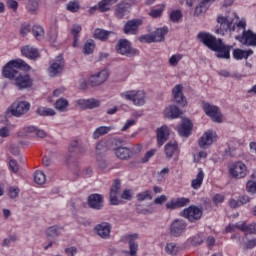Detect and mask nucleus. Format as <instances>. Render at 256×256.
<instances>
[{
	"label": "nucleus",
	"instance_id": "obj_1",
	"mask_svg": "<svg viewBox=\"0 0 256 256\" xmlns=\"http://www.w3.org/2000/svg\"><path fill=\"white\" fill-rule=\"evenodd\" d=\"M29 65L22 59L9 61L2 69V75L5 79L14 81V85L20 90L29 89L33 85V80L29 74H21L18 69H27Z\"/></svg>",
	"mask_w": 256,
	"mask_h": 256
},
{
	"label": "nucleus",
	"instance_id": "obj_2",
	"mask_svg": "<svg viewBox=\"0 0 256 256\" xmlns=\"http://www.w3.org/2000/svg\"><path fill=\"white\" fill-rule=\"evenodd\" d=\"M197 39L203 43L208 49L216 52L217 59H231V49L233 46L223 43V39L213 36L209 32H200Z\"/></svg>",
	"mask_w": 256,
	"mask_h": 256
},
{
	"label": "nucleus",
	"instance_id": "obj_3",
	"mask_svg": "<svg viewBox=\"0 0 256 256\" xmlns=\"http://www.w3.org/2000/svg\"><path fill=\"white\" fill-rule=\"evenodd\" d=\"M121 99L131 101L136 107H143L146 101V94L143 90H128L120 93Z\"/></svg>",
	"mask_w": 256,
	"mask_h": 256
},
{
	"label": "nucleus",
	"instance_id": "obj_4",
	"mask_svg": "<svg viewBox=\"0 0 256 256\" xmlns=\"http://www.w3.org/2000/svg\"><path fill=\"white\" fill-rule=\"evenodd\" d=\"M115 50L119 55H125V57H135V55H139V50L133 49L131 42L127 39H120L115 46Z\"/></svg>",
	"mask_w": 256,
	"mask_h": 256
},
{
	"label": "nucleus",
	"instance_id": "obj_5",
	"mask_svg": "<svg viewBox=\"0 0 256 256\" xmlns=\"http://www.w3.org/2000/svg\"><path fill=\"white\" fill-rule=\"evenodd\" d=\"M181 217L188 219L190 223H195L203 217V207H197L196 205H191L180 212Z\"/></svg>",
	"mask_w": 256,
	"mask_h": 256
},
{
	"label": "nucleus",
	"instance_id": "obj_6",
	"mask_svg": "<svg viewBox=\"0 0 256 256\" xmlns=\"http://www.w3.org/2000/svg\"><path fill=\"white\" fill-rule=\"evenodd\" d=\"M203 111L204 113L214 121V123H222L223 115L221 111H219V107L215 105H211L209 102L203 103Z\"/></svg>",
	"mask_w": 256,
	"mask_h": 256
},
{
	"label": "nucleus",
	"instance_id": "obj_7",
	"mask_svg": "<svg viewBox=\"0 0 256 256\" xmlns=\"http://www.w3.org/2000/svg\"><path fill=\"white\" fill-rule=\"evenodd\" d=\"M31 109V104L27 101L14 102L9 108L8 113L14 117H21Z\"/></svg>",
	"mask_w": 256,
	"mask_h": 256
},
{
	"label": "nucleus",
	"instance_id": "obj_8",
	"mask_svg": "<svg viewBox=\"0 0 256 256\" xmlns=\"http://www.w3.org/2000/svg\"><path fill=\"white\" fill-rule=\"evenodd\" d=\"M139 239V234H127L122 236L121 241L123 243H128L129 245V256H137V251H139V244H137V240Z\"/></svg>",
	"mask_w": 256,
	"mask_h": 256
},
{
	"label": "nucleus",
	"instance_id": "obj_9",
	"mask_svg": "<svg viewBox=\"0 0 256 256\" xmlns=\"http://www.w3.org/2000/svg\"><path fill=\"white\" fill-rule=\"evenodd\" d=\"M65 67V60L63 59V54L56 57L55 61L50 63L48 68V73L50 77H57L60 73H63V68Z\"/></svg>",
	"mask_w": 256,
	"mask_h": 256
},
{
	"label": "nucleus",
	"instance_id": "obj_10",
	"mask_svg": "<svg viewBox=\"0 0 256 256\" xmlns=\"http://www.w3.org/2000/svg\"><path fill=\"white\" fill-rule=\"evenodd\" d=\"M218 25L216 26V33L219 35H225L227 31H235V26L232 21H229L227 17L218 16Z\"/></svg>",
	"mask_w": 256,
	"mask_h": 256
},
{
	"label": "nucleus",
	"instance_id": "obj_11",
	"mask_svg": "<svg viewBox=\"0 0 256 256\" xmlns=\"http://www.w3.org/2000/svg\"><path fill=\"white\" fill-rule=\"evenodd\" d=\"M235 39L247 47H256V34L251 30H244L242 35L236 36Z\"/></svg>",
	"mask_w": 256,
	"mask_h": 256
},
{
	"label": "nucleus",
	"instance_id": "obj_12",
	"mask_svg": "<svg viewBox=\"0 0 256 256\" xmlns=\"http://www.w3.org/2000/svg\"><path fill=\"white\" fill-rule=\"evenodd\" d=\"M229 173L233 179H244V177H247V166L241 161L235 162L230 168Z\"/></svg>",
	"mask_w": 256,
	"mask_h": 256
},
{
	"label": "nucleus",
	"instance_id": "obj_13",
	"mask_svg": "<svg viewBox=\"0 0 256 256\" xmlns=\"http://www.w3.org/2000/svg\"><path fill=\"white\" fill-rule=\"evenodd\" d=\"M187 231V222L175 219L170 226V233L173 237H181Z\"/></svg>",
	"mask_w": 256,
	"mask_h": 256
},
{
	"label": "nucleus",
	"instance_id": "obj_14",
	"mask_svg": "<svg viewBox=\"0 0 256 256\" xmlns=\"http://www.w3.org/2000/svg\"><path fill=\"white\" fill-rule=\"evenodd\" d=\"M172 95L174 99V103H177L180 107H187V98L183 94V85L177 84L172 89Z\"/></svg>",
	"mask_w": 256,
	"mask_h": 256
},
{
	"label": "nucleus",
	"instance_id": "obj_15",
	"mask_svg": "<svg viewBox=\"0 0 256 256\" xmlns=\"http://www.w3.org/2000/svg\"><path fill=\"white\" fill-rule=\"evenodd\" d=\"M143 25L142 19H132L128 20L124 25L123 32L125 35H137V31H139V27Z\"/></svg>",
	"mask_w": 256,
	"mask_h": 256
},
{
	"label": "nucleus",
	"instance_id": "obj_16",
	"mask_svg": "<svg viewBox=\"0 0 256 256\" xmlns=\"http://www.w3.org/2000/svg\"><path fill=\"white\" fill-rule=\"evenodd\" d=\"M107 79H109V71L102 70L99 73L90 76L88 83L91 85V87H99V85H103Z\"/></svg>",
	"mask_w": 256,
	"mask_h": 256
},
{
	"label": "nucleus",
	"instance_id": "obj_17",
	"mask_svg": "<svg viewBox=\"0 0 256 256\" xmlns=\"http://www.w3.org/2000/svg\"><path fill=\"white\" fill-rule=\"evenodd\" d=\"M76 105L80 107V109H97V107H100L101 101L95 98H89V99H78L75 101Z\"/></svg>",
	"mask_w": 256,
	"mask_h": 256
},
{
	"label": "nucleus",
	"instance_id": "obj_18",
	"mask_svg": "<svg viewBox=\"0 0 256 256\" xmlns=\"http://www.w3.org/2000/svg\"><path fill=\"white\" fill-rule=\"evenodd\" d=\"M95 231L101 239H109L111 237V224L102 222L95 226Z\"/></svg>",
	"mask_w": 256,
	"mask_h": 256
},
{
	"label": "nucleus",
	"instance_id": "obj_19",
	"mask_svg": "<svg viewBox=\"0 0 256 256\" xmlns=\"http://www.w3.org/2000/svg\"><path fill=\"white\" fill-rule=\"evenodd\" d=\"M121 193V180L115 179L110 189V204L119 205V199L117 196Z\"/></svg>",
	"mask_w": 256,
	"mask_h": 256
},
{
	"label": "nucleus",
	"instance_id": "obj_20",
	"mask_svg": "<svg viewBox=\"0 0 256 256\" xmlns=\"http://www.w3.org/2000/svg\"><path fill=\"white\" fill-rule=\"evenodd\" d=\"M88 205L91 209H96L97 211L103 209V195L91 194L88 197Z\"/></svg>",
	"mask_w": 256,
	"mask_h": 256
},
{
	"label": "nucleus",
	"instance_id": "obj_21",
	"mask_svg": "<svg viewBox=\"0 0 256 256\" xmlns=\"http://www.w3.org/2000/svg\"><path fill=\"white\" fill-rule=\"evenodd\" d=\"M164 153L167 159H173L174 155H179V144L177 141H170L164 147Z\"/></svg>",
	"mask_w": 256,
	"mask_h": 256
},
{
	"label": "nucleus",
	"instance_id": "obj_22",
	"mask_svg": "<svg viewBox=\"0 0 256 256\" xmlns=\"http://www.w3.org/2000/svg\"><path fill=\"white\" fill-rule=\"evenodd\" d=\"M129 7H131V5L125 1H122L119 4H117L114 10V15L116 19H124L125 15L129 13Z\"/></svg>",
	"mask_w": 256,
	"mask_h": 256
},
{
	"label": "nucleus",
	"instance_id": "obj_23",
	"mask_svg": "<svg viewBox=\"0 0 256 256\" xmlns=\"http://www.w3.org/2000/svg\"><path fill=\"white\" fill-rule=\"evenodd\" d=\"M191 200H189V198H176V199H172L171 201L166 203V208L168 209H179L181 207H186V205H189Z\"/></svg>",
	"mask_w": 256,
	"mask_h": 256
},
{
	"label": "nucleus",
	"instance_id": "obj_24",
	"mask_svg": "<svg viewBox=\"0 0 256 256\" xmlns=\"http://www.w3.org/2000/svg\"><path fill=\"white\" fill-rule=\"evenodd\" d=\"M114 153L116 157L122 161H127V159H131V157H133V151L128 147L119 146L114 149Z\"/></svg>",
	"mask_w": 256,
	"mask_h": 256
},
{
	"label": "nucleus",
	"instance_id": "obj_25",
	"mask_svg": "<svg viewBox=\"0 0 256 256\" xmlns=\"http://www.w3.org/2000/svg\"><path fill=\"white\" fill-rule=\"evenodd\" d=\"M213 137V131H206L199 139V147H201L202 149H207V147L213 145Z\"/></svg>",
	"mask_w": 256,
	"mask_h": 256
},
{
	"label": "nucleus",
	"instance_id": "obj_26",
	"mask_svg": "<svg viewBox=\"0 0 256 256\" xmlns=\"http://www.w3.org/2000/svg\"><path fill=\"white\" fill-rule=\"evenodd\" d=\"M21 53L27 59H38L39 57V50L31 45H26L21 48Z\"/></svg>",
	"mask_w": 256,
	"mask_h": 256
},
{
	"label": "nucleus",
	"instance_id": "obj_27",
	"mask_svg": "<svg viewBox=\"0 0 256 256\" xmlns=\"http://www.w3.org/2000/svg\"><path fill=\"white\" fill-rule=\"evenodd\" d=\"M193 131V123L189 119L183 120L182 124L178 127V133L181 137H189Z\"/></svg>",
	"mask_w": 256,
	"mask_h": 256
},
{
	"label": "nucleus",
	"instance_id": "obj_28",
	"mask_svg": "<svg viewBox=\"0 0 256 256\" xmlns=\"http://www.w3.org/2000/svg\"><path fill=\"white\" fill-rule=\"evenodd\" d=\"M182 113L177 105H170L164 110V117L166 119H177Z\"/></svg>",
	"mask_w": 256,
	"mask_h": 256
},
{
	"label": "nucleus",
	"instance_id": "obj_29",
	"mask_svg": "<svg viewBox=\"0 0 256 256\" xmlns=\"http://www.w3.org/2000/svg\"><path fill=\"white\" fill-rule=\"evenodd\" d=\"M112 35H115V32L113 31H107L105 29L96 28L93 33L94 39H98V41L105 42L111 37Z\"/></svg>",
	"mask_w": 256,
	"mask_h": 256
},
{
	"label": "nucleus",
	"instance_id": "obj_30",
	"mask_svg": "<svg viewBox=\"0 0 256 256\" xmlns=\"http://www.w3.org/2000/svg\"><path fill=\"white\" fill-rule=\"evenodd\" d=\"M138 40L140 43H157L161 41V33H159L158 29L156 34L141 35Z\"/></svg>",
	"mask_w": 256,
	"mask_h": 256
},
{
	"label": "nucleus",
	"instance_id": "obj_31",
	"mask_svg": "<svg viewBox=\"0 0 256 256\" xmlns=\"http://www.w3.org/2000/svg\"><path fill=\"white\" fill-rule=\"evenodd\" d=\"M232 55L233 58L236 59V61H241L242 59H249V57L253 55V50H243L241 48H235Z\"/></svg>",
	"mask_w": 256,
	"mask_h": 256
},
{
	"label": "nucleus",
	"instance_id": "obj_32",
	"mask_svg": "<svg viewBox=\"0 0 256 256\" xmlns=\"http://www.w3.org/2000/svg\"><path fill=\"white\" fill-rule=\"evenodd\" d=\"M237 229H240V231H243V233H246V235H256V224H245V222H242L241 224L236 223Z\"/></svg>",
	"mask_w": 256,
	"mask_h": 256
},
{
	"label": "nucleus",
	"instance_id": "obj_33",
	"mask_svg": "<svg viewBox=\"0 0 256 256\" xmlns=\"http://www.w3.org/2000/svg\"><path fill=\"white\" fill-rule=\"evenodd\" d=\"M62 230H63V227L54 225L47 228L45 233H46V236L50 237L51 239H57V237L61 235Z\"/></svg>",
	"mask_w": 256,
	"mask_h": 256
},
{
	"label": "nucleus",
	"instance_id": "obj_34",
	"mask_svg": "<svg viewBox=\"0 0 256 256\" xmlns=\"http://www.w3.org/2000/svg\"><path fill=\"white\" fill-rule=\"evenodd\" d=\"M209 9V0H203L200 4L195 8L194 16L200 17V15H205L207 10Z\"/></svg>",
	"mask_w": 256,
	"mask_h": 256
},
{
	"label": "nucleus",
	"instance_id": "obj_35",
	"mask_svg": "<svg viewBox=\"0 0 256 256\" xmlns=\"http://www.w3.org/2000/svg\"><path fill=\"white\" fill-rule=\"evenodd\" d=\"M83 31V28L79 24H74L71 29V35H73V47H79V33Z\"/></svg>",
	"mask_w": 256,
	"mask_h": 256
},
{
	"label": "nucleus",
	"instance_id": "obj_36",
	"mask_svg": "<svg viewBox=\"0 0 256 256\" xmlns=\"http://www.w3.org/2000/svg\"><path fill=\"white\" fill-rule=\"evenodd\" d=\"M203 179H205V173L200 168L196 178L191 182L192 189H199L203 185Z\"/></svg>",
	"mask_w": 256,
	"mask_h": 256
},
{
	"label": "nucleus",
	"instance_id": "obj_37",
	"mask_svg": "<svg viewBox=\"0 0 256 256\" xmlns=\"http://www.w3.org/2000/svg\"><path fill=\"white\" fill-rule=\"evenodd\" d=\"M37 127L26 126L20 132H18V137H35Z\"/></svg>",
	"mask_w": 256,
	"mask_h": 256
},
{
	"label": "nucleus",
	"instance_id": "obj_38",
	"mask_svg": "<svg viewBox=\"0 0 256 256\" xmlns=\"http://www.w3.org/2000/svg\"><path fill=\"white\" fill-rule=\"evenodd\" d=\"M113 129L111 126H100L95 129L92 137L93 139H99V137H103V135H107Z\"/></svg>",
	"mask_w": 256,
	"mask_h": 256
},
{
	"label": "nucleus",
	"instance_id": "obj_39",
	"mask_svg": "<svg viewBox=\"0 0 256 256\" xmlns=\"http://www.w3.org/2000/svg\"><path fill=\"white\" fill-rule=\"evenodd\" d=\"M55 109L57 111H61L62 113L67 111V107H69V101L65 98L58 99L54 104Z\"/></svg>",
	"mask_w": 256,
	"mask_h": 256
},
{
	"label": "nucleus",
	"instance_id": "obj_40",
	"mask_svg": "<svg viewBox=\"0 0 256 256\" xmlns=\"http://www.w3.org/2000/svg\"><path fill=\"white\" fill-rule=\"evenodd\" d=\"M95 51V41L89 39L84 43L83 53L84 55H91Z\"/></svg>",
	"mask_w": 256,
	"mask_h": 256
},
{
	"label": "nucleus",
	"instance_id": "obj_41",
	"mask_svg": "<svg viewBox=\"0 0 256 256\" xmlns=\"http://www.w3.org/2000/svg\"><path fill=\"white\" fill-rule=\"evenodd\" d=\"M79 9H81V3L79 0L70 1L66 5V10L70 13H78Z\"/></svg>",
	"mask_w": 256,
	"mask_h": 256
},
{
	"label": "nucleus",
	"instance_id": "obj_42",
	"mask_svg": "<svg viewBox=\"0 0 256 256\" xmlns=\"http://www.w3.org/2000/svg\"><path fill=\"white\" fill-rule=\"evenodd\" d=\"M32 33L37 41H41L45 36V30L40 25H34L32 27Z\"/></svg>",
	"mask_w": 256,
	"mask_h": 256
},
{
	"label": "nucleus",
	"instance_id": "obj_43",
	"mask_svg": "<svg viewBox=\"0 0 256 256\" xmlns=\"http://www.w3.org/2000/svg\"><path fill=\"white\" fill-rule=\"evenodd\" d=\"M37 113L42 117H53V115H55V110L53 108L40 106L37 109Z\"/></svg>",
	"mask_w": 256,
	"mask_h": 256
},
{
	"label": "nucleus",
	"instance_id": "obj_44",
	"mask_svg": "<svg viewBox=\"0 0 256 256\" xmlns=\"http://www.w3.org/2000/svg\"><path fill=\"white\" fill-rule=\"evenodd\" d=\"M165 252L167 255H177L179 253V246L175 242L167 243L165 246Z\"/></svg>",
	"mask_w": 256,
	"mask_h": 256
},
{
	"label": "nucleus",
	"instance_id": "obj_45",
	"mask_svg": "<svg viewBox=\"0 0 256 256\" xmlns=\"http://www.w3.org/2000/svg\"><path fill=\"white\" fill-rule=\"evenodd\" d=\"M34 181L37 183V185H43L45 181H47V177L45 176V173L41 170H37L34 173Z\"/></svg>",
	"mask_w": 256,
	"mask_h": 256
},
{
	"label": "nucleus",
	"instance_id": "obj_46",
	"mask_svg": "<svg viewBox=\"0 0 256 256\" xmlns=\"http://www.w3.org/2000/svg\"><path fill=\"white\" fill-rule=\"evenodd\" d=\"M170 135H171V130H169V127H167V125L161 126V145L169 141Z\"/></svg>",
	"mask_w": 256,
	"mask_h": 256
},
{
	"label": "nucleus",
	"instance_id": "obj_47",
	"mask_svg": "<svg viewBox=\"0 0 256 256\" xmlns=\"http://www.w3.org/2000/svg\"><path fill=\"white\" fill-rule=\"evenodd\" d=\"M26 9L29 13H37V9H39V2H37V0H28Z\"/></svg>",
	"mask_w": 256,
	"mask_h": 256
},
{
	"label": "nucleus",
	"instance_id": "obj_48",
	"mask_svg": "<svg viewBox=\"0 0 256 256\" xmlns=\"http://www.w3.org/2000/svg\"><path fill=\"white\" fill-rule=\"evenodd\" d=\"M19 33H20L21 37H27V35H29V33H31V24H29L27 22L22 23L20 26Z\"/></svg>",
	"mask_w": 256,
	"mask_h": 256
},
{
	"label": "nucleus",
	"instance_id": "obj_49",
	"mask_svg": "<svg viewBox=\"0 0 256 256\" xmlns=\"http://www.w3.org/2000/svg\"><path fill=\"white\" fill-rule=\"evenodd\" d=\"M136 199L137 201H151V199H153V196L151 195L150 190H146L144 192L137 194Z\"/></svg>",
	"mask_w": 256,
	"mask_h": 256
},
{
	"label": "nucleus",
	"instance_id": "obj_50",
	"mask_svg": "<svg viewBox=\"0 0 256 256\" xmlns=\"http://www.w3.org/2000/svg\"><path fill=\"white\" fill-rule=\"evenodd\" d=\"M97 6L100 13H107V11H111V6L105 0L99 1Z\"/></svg>",
	"mask_w": 256,
	"mask_h": 256
},
{
	"label": "nucleus",
	"instance_id": "obj_51",
	"mask_svg": "<svg viewBox=\"0 0 256 256\" xmlns=\"http://www.w3.org/2000/svg\"><path fill=\"white\" fill-rule=\"evenodd\" d=\"M69 153L72 155V157L74 153H81V148H79V142L77 140L71 142L69 147Z\"/></svg>",
	"mask_w": 256,
	"mask_h": 256
},
{
	"label": "nucleus",
	"instance_id": "obj_52",
	"mask_svg": "<svg viewBox=\"0 0 256 256\" xmlns=\"http://www.w3.org/2000/svg\"><path fill=\"white\" fill-rule=\"evenodd\" d=\"M19 193V187L11 186L8 188V196L10 199H17V197H19Z\"/></svg>",
	"mask_w": 256,
	"mask_h": 256
},
{
	"label": "nucleus",
	"instance_id": "obj_53",
	"mask_svg": "<svg viewBox=\"0 0 256 256\" xmlns=\"http://www.w3.org/2000/svg\"><path fill=\"white\" fill-rule=\"evenodd\" d=\"M181 17H183L181 10H174L170 13V20L173 21V23H177Z\"/></svg>",
	"mask_w": 256,
	"mask_h": 256
},
{
	"label": "nucleus",
	"instance_id": "obj_54",
	"mask_svg": "<svg viewBox=\"0 0 256 256\" xmlns=\"http://www.w3.org/2000/svg\"><path fill=\"white\" fill-rule=\"evenodd\" d=\"M157 153V149L153 148L149 151H147L144 155V157L141 159V163H147L149 162V159L153 157Z\"/></svg>",
	"mask_w": 256,
	"mask_h": 256
},
{
	"label": "nucleus",
	"instance_id": "obj_55",
	"mask_svg": "<svg viewBox=\"0 0 256 256\" xmlns=\"http://www.w3.org/2000/svg\"><path fill=\"white\" fill-rule=\"evenodd\" d=\"M246 191H248V193L255 194L256 193V182L253 181L252 179L248 180L246 183Z\"/></svg>",
	"mask_w": 256,
	"mask_h": 256
},
{
	"label": "nucleus",
	"instance_id": "obj_56",
	"mask_svg": "<svg viewBox=\"0 0 256 256\" xmlns=\"http://www.w3.org/2000/svg\"><path fill=\"white\" fill-rule=\"evenodd\" d=\"M191 243L194 247H197V245H201L203 243V234H197L191 238Z\"/></svg>",
	"mask_w": 256,
	"mask_h": 256
},
{
	"label": "nucleus",
	"instance_id": "obj_57",
	"mask_svg": "<svg viewBox=\"0 0 256 256\" xmlns=\"http://www.w3.org/2000/svg\"><path fill=\"white\" fill-rule=\"evenodd\" d=\"M15 241H17V236L11 235L3 240L2 245L3 247H9V245L15 243Z\"/></svg>",
	"mask_w": 256,
	"mask_h": 256
},
{
	"label": "nucleus",
	"instance_id": "obj_58",
	"mask_svg": "<svg viewBox=\"0 0 256 256\" xmlns=\"http://www.w3.org/2000/svg\"><path fill=\"white\" fill-rule=\"evenodd\" d=\"M180 59H182V56L181 55H172L169 59V63L172 67H177Z\"/></svg>",
	"mask_w": 256,
	"mask_h": 256
},
{
	"label": "nucleus",
	"instance_id": "obj_59",
	"mask_svg": "<svg viewBox=\"0 0 256 256\" xmlns=\"http://www.w3.org/2000/svg\"><path fill=\"white\" fill-rule=\"evenodd\" d=\"M9 169L12 173H19V164H17L16 160L12 159L9 161Z\"/></svg>",
	"mask_w": 256,
	"mask_h": 256
},
{
	"label": "nucleus",
	"instance_id": "obj_60",
	"mask_svg": "<svg viewBox=\"0 0 256 256\" xmlns=\"http://www.w3.org/2000/svg\"><path fill=\"white\" fill-rule=\"evenodd\" d=\"M256 247V239L248 240L244 246L243 249L244 251H248V249H254Z\"/></svg>",
	"mask_w": 256,
	"mask_h": 256
},
{
	"label": "nucleus",
	"instance_id": "obj_61",
	"mask_svg": "<svg viewBox=\"0 0 256 256\" xmlns=\"http://www.w3.org/2000/svg\"><path fill=\"white\" fill-rule=\"evenodd\" d=\"M136 123L137 121H135L134 119L127 120L124 126L122 127L121 131H127V129L133 127V125H135Z\"/></svg>",
	"mask_w": 256,
	"mask_h": 256
},
{
	"label": "nucleus",
	"instance_id": "obj_62",
	"mask_svg": "<svg viewBox=\"0 0 256 256\" xmlns=\"http://www.w3.org/2000/svg\"><path fill=\"white\" fill-rule=\"evenodd\" d=\"M7 7H9V9H13V11H17V8L19 7V3L15 0H8Z\"/></svg>",
	"mask_w": 256,
	"mask_h": 256
},
{
	"label": "nucleus",
	"instance_id": "obj_63",
	"mask_svg": "<svg viewBox=\"0 0 256 256\" xmlns=\"http://www.w3.org/2000/svg\"><path fill=\"white\" fill-rule=\"evenodd\" d=\"M249 201H251V198H249V196L247 195H243L238 198V203L240 204V207L242 205H246V203H249Z\"/></svg>",
	"mask_w": 256,
	"mask_h": 256
},
{
	"label": "nucleus",
	"instance_id": "obj_64",
	"mask_svg": "<svg viewBox=\"0 0 256 256\" xmlns=\"http://www.w3.org/2000/svg\"><path fill=\"white\" fill-rule=\"evenodd\" d=\"M65 253L68 256H75L77 255V247L72 246V247L66 248Z\"/></svg>",
	"mask_w": 256,
	"mask_h": 256
}]
</instances>
